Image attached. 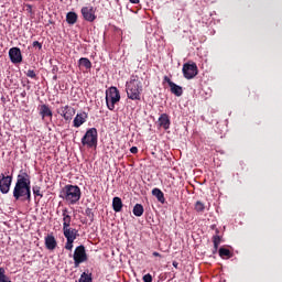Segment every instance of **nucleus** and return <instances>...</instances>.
<instances>
[{
  "label": "nucleus",
  "instance_id": "obj_1",
  "mask_svg": "<svg viewBox=\"0 0 282 282\" xmlns=\"http://www.w3.org/2000/svg\"><path fill=\"white\" fill-rule=\"evenodd\" d=\"M30 176L28 173H22L18 175L15 186L13 188V197L15 202H32V186Z\"/></svg>",
  "mask_w": 282,
  "mask_h": 282
},
{
  "label": "nucleus",
  "instance_id": "obj_2",
  "mask_svg": "<svg viewBox=\"0 0 282 282\" xmlns=\"http://www.w3.org/2000/svg\"><path fill=\"white\" fill-rule=\"evenodd\" d=\"M126 91L129 100H140L142 94V78L138 75H131L130 80L126 83Z\"/></svg>",
  "mask_w": 282,
  "mask_h": 282
},
{
  "label": "nucleus",
  "instance_id": "obj_3",
  "mask_svg": "<svg viewBox=\"0 0 282 282\" xmlns=\"http://www.w3.org/2000/svg\"><path fill=\"white\" fill-rule=\"evenodd\" d=\"M80 187L78 185H65L61 191L59 197L74 206L80 202Z\"/></svg>",
  "mask_w": 282,
  "mask_h": 282
},
{
  "label": "nucleus",
  "instance_id": "obj_4",
  "mask_svg": "<svg viewBox=\"0 0 282 282\" xmlns=\"http://www.w3.org/2000/svg\"><path fill=\"white\" fill-rule=\"evenodd\" d=\"M120 102V90L116 86H111L106 90V105L109 111L116 109V104Z\"/></svg>",
  "mask_w": 282,
  "mask_h": 282
},
{
  "label": "nucleus",
  "instance_id": "obj_5",
  "mask_svg": "<svg viewBox=\"0 0 282 282\" xmlns=\"http://www.w3.org/2000/svg\"><path fill=\"white\" fill-rule=\"evenodd\" d=\"M83 147H88V149H94L98 145V130L96 128H89L85 135L82 138Z\"/></svg>",
  "mask_w": 282,
  "mask_h": 282
},
{
  "label": "nucleus",
  "instance_id": "obj_6",
  "mask_svg": "<svg viewBox=\"0 0 282 282\" xmlns=\"http://www.w3.org/2000/svg\"><path fill=\"white\" fill-rule=\"evenodd\" d=\"M74 268H80V263H85L89 258L87 257V250L85 246L80 245L75 248L74 254Z\"/></svg>",
  "mask_w": 282,
  "mask_h": 282
},
{
  "label": "nucleus",
  "instance_id": "obj_7",
  "mask_svg": "<svg viewBox=\"0 0 282 282\" xmlns=\"http://www.w3.org/2000/svg\"><path fill=\"white\" fill-rule=\"evenodd\" d=\"M8 173L10 172L0 174V193H2V195H8L12 186V175H8Z\"/></svg>",
  "mask_w": 282,
  "mask_h": 282
},
{
  "label": "nucleus",
  "instance_id": "obj_8",
  "mask_svg": "<svg viewBox=\"0 0 282 282\" xmlns=\"http://www.w3.org/2000/svg\"><path fill=\"white\" fill-rule=\"evenodd\" d=\"M56 111L59 116H62V118H64V120H66V122H69L74 116H76V109L69 105L62 106L57 108Z\"/></svg>",
  "mask_w": 282,
  "mask_h": 282
},
{
  "label": "nucleus",
  "instance_id": "obj_9",
  "mask_svg": "<svg viewBox=\"0 0 282 282\" xmlns=\"http://www.w3.org/2000/svg\"><path fill=\"white\" fill-rule=\"evenodd\" d=\"M197 74H198L197 64L186 63L183 65V75H184V78H186L187 80H192V78H195V76H197Z\"/></svg>",
  "mask_w": 282,
  "mask_h": 282
},
{
  "label": "nucleus",
  "instance_id": "obj_10",
  "mask_svg": "<svg viewBox=\"0 0 282 282\" xmlns=\"http://www.w3.org/2000/svg\"><path fill=\"white\" fill-rule=\"evenodd\" d=\"M9 58L11 63L18 64L23 62V56L21 55V48L12 47L9 50Z\"/></svg>",
  "mask_w": 282,
  "mask_h": 282
},
{
  "label": "nucleus",
  "instance_id": "obj_11",
  "mask_svg": "<svg viewBox=\"0 0 282 282\" xmlns=\"http://www.w3.org/2000/svg\"><path fill=\"white\" fill-rule=\"evenodd\" d=\"M82 14L85 21H88L89 23H94V21H96V12L94 11V7L82 8Z\"/></svg>",
  "mask_w": 282,
  "mask_h": 282
},
{
  "label": "nucleus",
  "instance_id": "obj_12",
  "mask_svg": "<svg viewBox=\"0 0 282 282\" xmlns=\"http://www.w3.org/2000/svg\"><path fill=\"white\" fill-rule=\"evenodd\" d=\"M46 250H56L58 242H56V238L54 235H47L44 239Z\"/></svg>",
  "mask_w": 282,
  "mask_h": 282
},
{
  "label": "nucleus",
  "instance_id": "obj_13",
  "mask_svg": "<svg viewBox=\"0 0 282 282\" xmlns=\"http://www.w3.org/2000/svg\"><path fill=\"white\" fill-rule=\"evenodd\" d=\"M159 127H162L165 131L171 129V118L166 113H162L159 117Z\"/></svg>",
  "mask_w": 282,
  "mask_h": 282
},
{
  "label": "nucleus",
  "instance_id": "obj_14",
  "mask_svg": "<svg viewBox=\"0 0 282 282\" xmlns=\"http://www.w3.org/2000/svg\"><path fill=\"white\" fill-rule=\"evenodd\" d=\"M87 122V112H80L77 113L76 117L74 118L73 126L78 129L82 124H85Z\"/></svg>",
  "mask_w": 282,
  "mask_h": 282
},
{
  "label": "nucleus",
  "instance_id": "obj_15",
  "mask_svg": "<svg viewBox=\"0 0 282 282\" xmlns=\"http://www.w3.org/2000/svg\"><path fill=\"white\" fill-rule=\"evenodd\" d=\"M64 231V237L66 238V240H72V241H76V238L78 237V231L76 229H72V228H66L63 229Z\"/></svg>",
  "mask_w": 282,
  "mask_h": 282
},
{
  "label": "nucleus",
  "instance_id": "obj_16",
  "mask_svg": "<svg viewBox=\"0 0 282 282\" xmlns=\"http://www.w3.org/2000/svg\"><path fill=\"white\" fill-rule=\"evenodd\" d=\"M40 116H42V120H45V118H52V109H50V106L47 105H41L40 106Z\"/></svg>",
  "mask_w": 282,
  "mask_h": 282
},
{
  "label": "nucleus",
  "instance_id": "obj_17",
  "mask_svg": "<svg viewBox=\"0 0 282 282\" xmlns=\"http://www.w3.org/2000/svg\"><path fill=\"white\" fill-rule=\"evenodd\" d=\"M152 195L160 202V204H165L166 198L164 197V192L158 187L152 189Z\"/></svg>",
  "mask_w": 282,
  "mask_h": 282
},
{
  "label": "nucleus",
  "instance_id": "obj_18",
  "mask_svg": "<svg viewBox=\"0 0 282 282\" xmlns=\"http://www.w3.org/2000/svg\"><path fill=\"white\" fill-rule=\"evenodd\" d=\"M67 208L63 209V230L69 228V226H72V216H69V214H67Z\"/></svg>",
  "mask_w": 282,
  "mask_h": 282
},
{
  "label": "nucleus",
  "instance_id": "obj_19",
  "mask_svg": "<svg viewBox=\"0 0 282 282\" xmlns=\"http://www.w3.org/2000/svg\"><path fill=\"white\" fill-rule=\"evenodd\" d=\"M122 198L121 197H113L112 198V210H115V213H120L122 212Z\"/></svg>",
  "mask_w": 282,
  "mask_h": 282
},
{
  "label": "nucleus",
  "instance_id": "obj_20",
  "mask_svg": "<svg viewBox=\"0 0 282 282\" xmlns=\"http://www.w3.org/2000/svg\"><path fill=\"white\" fill-rule=\"evenodd\" d=\"M214 250L213 254H217L219 250V243H221V237L219 236V229H216V235L213 237Z\"/></svg>",
  "mask_w": 282,
  "mask_h": 282
},
{
  "label": "nucleus",
  "instance_id": "obj_21",
  "mask_svg": "<svg viewBox=\"0 0 282 282\" xmlns=\"http://www.w3.org/2000/svg\"><path fill=\"white\" fill-rule=\"evenodd\" d=\"M170 91H171V94H174V96H177V97H180V96H182V94H184V89H182V86H180L175 83L170 85Z\"/></svg>",
  "mask_w": 282,
  "mask_h": 282
},
{
  "label": "nucleus",
  "instance_id": "obj_22",
  "mask_svg": "<svg viewBox=\"0 0 282 282\" xmlns=\"http://www.w3.org/2000/svg\"><path fill=\"white\" fill-rule=\"evenodd\" d=\"M76 21H78V14H76V12L70 11L66 14V22L68 25H74Z\"/></svg>",
  "mask_w": 282,
  "mask_h": 282
},
{
  "label": "nucleus",
  "instance_id": "obj_23",
  "mask_svg": "<svg viewBox=\"0 0 282 282\" xmlns=\"http://www.w3.org/2000/svg\"><path fill=\"white\" fill-rule=\"evenodd\" d=\"M132 213L134 217H142V215H144V206H142V204H135Z\"/></svg>",
  "mask_w": 282,
  "mask_h": 282
},
{
  "label": "nucleus",
  "instance_id": "obj_24",
  "mask_svg": "<svg viewBox=\"0 0 282 282\" xmlns=\"http://www.w3.org/2000/svg\"><path fill=\"white\" fill-rule=\"evenodd\" d=\"M79 67H85V69H91V61L87 57H82L78 59Z\"/></svg>",
  "mask_w": 282,
  "mask_h": 282
},
{
  "label": "nucleus",
  "instance_id": "obj_25",
  "mask_svg": "<svg viewBox=\"0 0 282 282\" xmlns=\"http://www.w3.org/2000/svg\"><path fill=\"white\" fill-rule=\"evenodd\" d=\"M79 282H94V279L91 278V273L83 272Z\"/></svg>",
  "mask_w": 282,
  "mask_h": 282
},
{
  "label": "nucleus",
  "instance_id": "obj_26",
  "mask_svg": "<svg viewBox=\"0 0 282 282\" xmlns=\"http://www.w3.org/2000/svg\"><path fill=\"white\" fill-rule=\"evenodd\" d=\"M219 257H221V259H224L225 257H227L228 259H230V257H232V253L226 249V248H220L218 250Z\"/></svg>",
  "mask_w": 282,
  "mask_h": 282
},
{
  "label": "nucleus",
  "instance_id": "obj_27",
  "mask_svg": "<svg viewBox=\"0 0 282 282\" xmlns=\"http://www.w3.org/2000/svg\"><path fill=\"white\" fill-rule=\"evenodd\" d=\"M196 213H204V210H206V205H204V203H202V200H197L195 203V206H194Z\"/></svg>",
  "mask_w": 282,
  "mask_h": 282
},
{
  "label": "nucleus",
  "instance_id": "obj_28",
  "mask_svg": "<svg viewBox=\"0 0 282 282\" xmlns=\"http://www.w3.org/2000/svg\"><path fill=\"white\" fill-rule=\"evenodd\" d=\"M85 215H86V217H88V219H89V221H94V209H91V208H86V210H85Z\"/></svg>",
  "mask_w": 282,
  "mask_h": 282
},
{
  "label": "nucleus",
  "instance_id": "obj_29",
  "mask_svg": "<svg viewBox=\"0 0 282 282\" xmlns=\"http://www.w3.org/2000/svg\"><path fill=\"white\" fill-rule=\"evenodd\" d=\"M32 191H33V194H34L36 197H43V194H41V186L35 185V186H33Z\"/></svg>",
  "mask_w": 282,
  "mask_h": 282
},
{
  "label": "nucleus",
  "instance_id": "obj_30",
  "mask_svg": "<svg viewBox=\"0 0 282 282\" xmlns=\"http://www.w3.org/2000/svg\"><path fill=\"white\" fill-rule=\"evenodd\" d=\"M74 248V240H72V238H68V240H66L65 243V250H73Z\"/></svg>",
  "mask_w": 282,
  "mask_h": 282
},
{
  "label": "nucleus",
  "instance_id": "obj_31",
  "mask_svg": "<svg viewBox=\"0 0 282 282\" xmlns=\"http://www.w3.org/2000/svg\"><path fill=\"white\" fill-rule=\"evenodd\" d=\"M25 74H26L28 78L36 79V72H34V69H29Z\"/></svg>",
  "mask_w": 282,
  "mask_h": 282
},
{
  "label": "nucleus",
  "instance_id": "obj_32",
  "mask_svg": "<svg viewBox=\"0 0 282 282\" xmlns=\"http://www.w3.org/2000/svg\"><path fill=\"white\" fill-rule=\"evenodd\" d=\"M143 282H153V276L151 275V273H147L145 275H143Z\"/></svg>",
  "mask_w": 282,
  "mask_h": 282
},
{
  "label": "nucleus",
  "instance_id": "obj_33",
  "mask_svg": "<svg viewBox=\"0 0 282 282\" xmlns=\"http://www.w3.org/2000/svg\"><path fill=\"white\" fill-rule=\"evenodd\" d=\"M33 47H37L39 50H43V44L39 41L33 42Z\"/></svg>",
  "mask_w": 282,
  "mask_h": 282
},
{
  "label": "nucleus",
  "instance_id": "obj_34",
  "mask_svg": "<svg viewBox=\"0 0 282 282\" xmlns=\"http://www.w3.org/2000/svg\"><path fill=\"white\" fill-rule=\"evenodd\" d=\"M163 80H164V83H167L169 87H171V85H173V80H171V78H169V76H164Z\"/></svg>",
  "mask_w": 282,
  "mask_h": 282
},
{
  "label": "nucleus",
  "instance_id": "obj_35",
  "mask_svg": "<svg viewBox=\"0 0 282 282\" xmlns=\"http://www.w3.org/2000/svg\"><path fill=\"white\" fill-rule=\"evenodd\" d=\"M51 72H52L53 75L58 74V67L56 65H53Z\"/></svg>",
  "mask_w": 282,
  "mask_h": 282
},
{
  "label": "nucleus",
  "instance_id": "obj_36",
  "mask_svg": "<svg viewBox=\"0 0 282 282\" xmlns=\"http://www.w3.org/2000/svg\"><path fill=\"white\" fill-rule=\"evenodd\" d=\"M130 153H133V154L138 153V147L130 148Z\"/></svg>",
  "mask_w": 282,
  "mask_h": 282
},
{
  "label": "nucleus",
  "instance_id": "obj_37",
  "mask_svg": "<svg viewBox=\"0 0 282 282\" xmlns=\"http://www.w3.org/2000/svg\"><path fill=\"white\" fill-rule=\"evenodd\" d=\"M21 98H25V96H28V93L25 90H23L21 94H20Z\"/></svg>",
  "mask_w": 282,
  "mask_h": 282
},
{
  "label": "nucleus",
  "instance_id": "obj_38",
  "mask_svg": "<svg viewBox=\"0 0 282 282\" xmlns=\"http://www.w3.org/2000/svg\"><path fill=\"white\" fill-rule=\"evenodd\" d=\"M152 254H153V257H162V254H160V252H158V251H154Z\"/></svg>",
  "mask_w": 282,
  "mask_h": 282
},
{
  "label": "nucleus",
  "instance_id": "obj_39",
  "mask_svg": "<svg viewBox=\"0 0 282 282\" xmlns=\"http://www.w3.org/2000/svg\"><path fill=\"white\" fill-rule=\"evenodd\" d=\"M129 1H130V3H134V4L140 3V0H129Z\"/></svg>",
  "mask_w": 282,
  "mask_h": 282
},
{
  "label": "nucleus",
  "instance_id": "obj_40",
  "mask_svg": "<svg viewBox=\"0 0 282 282\" xmlns=\"http://www.w3.org/2000/svg\"><path fill=\"white\" fill-rule=\"evenodd\" d=\"M53 80H58V75L57 74H53Z\"/></svg>",
  "mask_w": 282,
  "mask_h": 282
},
{
  "label": "nucleus",
  "instance_id": "obj_41",
  "mask_svg": "<svg viewBox=\"0 0 282 282\" xmlns=\"http://www.w3.org/2000/svg\"><path fill=\"white\" fill-rule=\"evenodd\" d=\"M172 265H173L174 268H177L178 263H177L176 261H174V262L172 263Z\"/></svg>",
  "mask_w": 282,
  "mask_h": 282
},
{
  "label": "nucleus",
  "instance_id": "obj_42",
  "mask_svg": "<svg viewBox=\"0 0 282 282\" xmlns=\"http://www.w3.org/2000/svg\"><path fill=\"white\" fill-rule=\"evenodd\" d=\"M28 8H29L30 10H32V6H30V4L28 6Z\"/></svg>",
  "mask_w": 282,
  "mask_h": 282
}]
</instances>
